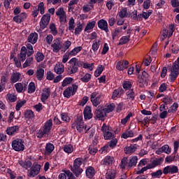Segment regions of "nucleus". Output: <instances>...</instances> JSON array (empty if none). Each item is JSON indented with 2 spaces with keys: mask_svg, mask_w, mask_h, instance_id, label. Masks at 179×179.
Listing matches in <instances>:
<instances>
[{
  "mask_svg": "<svg viewBox=\"0 0 179 179\" xmlns=\"http://www.w3.org/2000/svg\"><path fill=\"white\" fill-rule=\"evenodd\" d=\"M126 94L128 100H134L135 99V92H134V90H129Z\"/></svg>",
  "mask_w": 179,
  "mask_h": 179,
  "instance_id": "37998d69",
  "label": "nucleus"
},
{
  "mask_svg": "<svg viewBox=\"0 0 179 179\" xmlns=\"http://www.w3.org/2000/svg\"><path fill=\"white\" fill-rule=\"evenodd\" d=\"M52 127V120H48L44 126V130L45 131V132H50V131H51V128Z\"/></svg>",
  "mask_w": 179,
  "mask_h": 179,
  "instance_id": "473e14b6",
  "label": "nucleus"
},
{
  "mask_svg": "<svg viewBox=\"0 0 179 179\" xmlns=\"http://www.w3.org/2000/svg\"><path fill=\"white\" fill-rule=\"evenodd\" d=\"M82 166V158H77L74 160L73 167L71 168V171L78 177L80 174H82L83 169L80 168Z\"/></svg>",
  "mask_w": 179,
  "mask_h": 179,
  "instance_id": "423d86ee",
  "label": "nucleus"
},
{
  "mask_svg": "<svg viewBox=\"0 0 179 179\" xmlns=\"http://www.w3.org/2000/svg\"><path fill=\"white\" fill-rule=\"evenodd\" d=\"M19 164H20V166H22V167H23L24 169H26V170H27V169H30V167H31V162L30 161H19Z\"/></svg>",
  "mask_w": 179,
  "mask_h": 179,
  "instance_id": "cd10ccee",
  "label": "nucleus"
},
{
  "mask_svg": "<svg viewBox=\"0 0 179 179\" xmlns=\"http://www.w3.org/2000/svg\"><path fill=\"white\" fill-rule=\"evenodd\" d=\"M96 26V21H92L87 24V26L85 27L84 31H87V30H92V29H94Z\"/></svg>",
  "mask_w": 179,
  "mask_h": 179,
  "instance_id": "79ce46f5",
  "label": "nucleus"
},
{
  "mask_svg": "<svg viewBox=\"0 0 179 179\" xmlns=\"http://www.w3.org/2000/svg\"><path fill=\"white\" fill-rule=\"evenodd\" d=\"M85 173H86L87 177H88V178H92V177H93V176H94V169L92 166H89L86 169Z\"/></svg>",
  "mask_w": 179,
  "mask_h": 179,
  "instance_id": "2f4dec72",
  "label": "nucleus"
},
{
  "mask_svg": "<svg viewBox=\"0 0 179 179\" xmlns=\"http://www.w3.org/2000/svg\"><path fill=\"white\" fill-rule=\"evenodd\" d=\"M51 47L53 48V52H59V50L62 48V42L59 38H56L53 41Z\"/></svg>",
  "mask_w": 179,
  "mask_h": 179,
  "instance_id": "2eb2a0df",
  "label": "nucleus"
},
{
  "mask_svg": "<svg viewBox=\"0 0 179 179\" xmlns=\"http://www.w3.org/2000/svg\"><path fill=\"white\" fill-rule=\"evenodd\" d=\"M82 30H83V25H82L80 24L77 25V27L76 28L75 32H74L76 36L80 34V31H82Z\"/></svg>",
  "mask_w": 179,
  "mask_h": 179,
  "instance_id": "e2e57ef3",
  "label": "nucleus"
},
{
  "mask_svg": "<svg viewBox=\"0 0 179 179\" xmlns=\"http://www.w3.org/2000/svg\"><path fill=\"white\" fill-rule=\"evenodd\" d=\"M99 43L100 41H98V42L95 41V43L92 44V48L94 52H96L97 50H99V48L100 47V44H99Z\"/></svg>",
  "mask_w": 179,
  "mask_h": 179,
  "instance_id": "680f3d73",
  "label": "nucleus"
},
{
  "mask_svg": "<svg viewBox=\"0 0 179 179\" xmlns=\"http://www.w3.org/2000/svg\"><path fill=\"white\" fill-rule=\"evenodd\" d=\"M55 72L57 75H61L65 71V66L62 63H57L55 66Z\"/></svg>",
  "mask_w": 179,
  "mask_h": 179,
  "instance_id": "a211bd4d",
  "label": "nucleus"
},
{
  "mask_svg": "<svg viewBox=\"0 0 179 179\" xmlns=\"http://www.w3.org/2000/svg\"><path fill=\"white\" fill-rule=\"evenodd\" d=\"M177 173H178V167L174 165L167 166L163 169L164 174H176Z\"/></svg>",
  "mask_w": 179,
  "mask_h": 179,
  "instance_id": "4468645a",
  "label": "nucleus"
},
{
  "mask_svg": "<svg viewBox=\"0 0 179 179\" xmlns=\"http://www.w3.org/2000/svg\"><path fill=\"white\" fill-rule=\"evenodd\" d=\"M17 131H19V127L14 126L8 128L6 132L8 135H14V134H16V132H17Z\"/></svg>",
  "mask_w": 179,
  "mask_h": 179,
  "instance_id": "a878e982",
  "label": "nucleus"
},
{
  "mask_svg": "<svg viewBox=\"0 0 179 179\" xmlns=\"http://www.w3.org/2000/svg\"><path fill=\"white\" fill-rule=\"evenodd\" d=\"M8 79H9V73L6 72L5 74L3 75L1 78V84L2 86L5 85V83L8 82Z\"/></svg>",
  "mask_w": 179,
  "mask_h": 179,
  "instance_id": "c9c22d12",
  "label": "nucleus"
},
{
  "mask_svg": "<svg viewBox=\"0 0 179 179\" xmlns=\"http://www.w3.org/2000/svg\"><path fill=\"white\" fill-rule=\"evenodd\" d=\"M15 89L18 93H22L23 90H26V89H27V85L24 84L23 87L22 83H17L15 84Z\"/></svg>",
  "mask_w": 179,
  "mask_h": 179,
  "instance_id": "393cba45",
  "label": "nucleus"
},
{
  "mask_svg": "<svg viewBox=\"0 0 179 179\" xmlns=\"http://www.w3.org/2000/svg\"><path fill=\"white\" fill-rule=\"evenodd\" d=\"M12 147L16 152H21L24 150V145H23V141L22 139H16L13 141Z\"/></svg>",
  "mask_w": 179,
  "mask_h": 179,
  "instance_id": "9d476101",
  "label": "nucleus"
},
{
  "mask_svg": "<svg viewBox=\"0 0 179 179\" xmlns=\"http://www.w3.org/2000/svg\"><path fill=\"white\" fill-rule=\"evenodd\" d=\"M122 87L124 90H131L132 87V84L129 81H124L122 83Z\"/></svg>",
  "mask_w": 179,
  "mask_h": 179,
  "instance_id": "c03bdc74",
  "label": "nucleus"
},
{
  "mask_svg": "<svg viewBox=\"0 0 179 179\" xmlns=\"http://www.w3.org/2000/svg\"><path fill=\"white\" fill-rule=\"evenodd\" d=\"M73 81V78H66L63 82H62V86L63 87H65V86H67V85H69L70 83H72V82Z\"/></svg>",
  "mask_w": 179,
  "mask_h": 179,
  "instance_id": "09e8293b",
  "label": "nucleus"
},
{
  "mask_svg": "<svg viewBox=\"0 0 179 179\" xmlns=\"http://www.w3.org/2000/svg\"><path fill=\"white\" fill-rule=\"evenodd\" d=\"M74 29H75V20L73 19V17H71L69 22V30H70V31H72V30H74Z\"/></svg>",
  "mask_w": 179,
  "mask_h": 179,
  "instance_id": "3c124183",
  "label": "nucleus"
},
{
  "mask_svg": "<svg viewBox=\"0 0 179 179\" xmlns=\"http://www.w3.org/2000/svg\"><path fill=\"white\" fill-rule=\"evenodd\" d=\"M162 174H163V172L159 169L155 172L152 173L151 176L153 178H160V177H162Z\"/></svg>",
  "mask_w": 179,
  "mask_h": 179,
  "instance_id": "864d4df0",
  "label": "nucleus"
},
{
  "mask_svg": "<svg viewBox=\"0 0 179 179\" xmlns=\"http://www.w3.org/2000/svg\"><path fill=\"white\" fill-rule=\"evenodd\" d=\"M24 117L28 120H31V118H34V113L31 110H27L24 113Z\"/></svg>",
  "mask_w": 179,
  "mask_h": 179,
  "instance_id": "58836bf2",
  "label": "nucleus"
},
{
  "mask_svg": "<svg viewBox=\"0 0 179 179\" xmlns=\"http://www.w3.org/2000/svg\"><path fill=\"white\" fill-rule=\"evenodd\" d=\"M128 65H129V62L127 60H120L117 63L116 69L118 71H124V69H127L128 68Z\"/></svg>",
  "mask_w": 179,
  "mask_h": 179,
  "instance_id": "dca6fc26",
  "label": "nucleus"
},
{
  "mask_svg": "<svg viewBox=\"0 0 179 179\" xmlns=\"http://www.w3.org/2000/svg\"><path fill=\"white\" fill-rule=\"evenodd\" d=\"M38 39V34L37 33H31L28 36V41L31 44H36L37 40Z\"/></svg>",
  "mask_w": 179,
  "mask_h": 179,
  "instance_id": "4be33fe9",
  "label": "nucleus"
},
{
  "mask_svg": "<svg viewBox=\"0 0 179 179\" xmlns=\"http://www.w3.org/2000/svg\"><path fill=\"white\" fill-rule=\"evenodd\" d=\"M50 31H52V34H53V36H57L58 34V30H57V27H55V24H50Z\"/></svg>",
  "mask_w": 179,
  "mask_h": 179,
  "instance_id": "8fccbe9b",
  "label": "nucleus"
},
{
  "mask_svg": "<svg viewBox=\"0 0 179 179\" xmlns=\"http://www.w3.org/2000/svg\"><path fill=\"white\" fill-rule=\"evenodd\" d=\"M54 148V145L51 143H48L45 146V153L48 155H50V153H52Z\"/></svg>",
  "mask_w": 179,
  "mask_h": 179,
  "instance_id": "a19ab883",
  "label": "nucleus"
},
{
  "mask_svg": "<svg viewBox=\"0 0 179 179\" xmlns=\"http://www.w3.org/2000/svg\"><path fill=\"white\" fill-rule=\"evenodd\" d=\"M92 79V75L86 73L83 78H81L82 82L87 83Z\"/></svg>",
  "mask_w": 179,
  "mask_h": 179,
  "instance_id": "0e129e2a",
  "label": "nucleus"
},
{
  "mask_svg": "<svg viewBox=\"0 0 179 179\" xmlns=\"http://www.w3.org/2000/svg\"><path fill=\"white\" fill-rule=\"evenodd\" d=\"M34 54V50H33V45L31 44H27V48L25 46L22 47L20 54L18 55V59L24 62L26 60V55L27 57H31Z\"/></svg>",
  "mask_w": 179,
  "mask_h": 179,
  "instance_id": "7ed1b4c3",
  "label": "nucleus"
},
{
  "mask_svg": "<svg viewBox=\"0 0 179 179\" xmlns=\"http://www.w3.org/2000/svg\"><path fill=\"white\" fill-rule=\"evenodd\" d=\"M103 136L106 140L111 139V138H113V133L106 131L104 133Z\"/></svg>",
  "mask_w": 179,
  "mask_h": 179,
  "instance_id": "774afa93",
  "label": "nucleus"
},
{
  "mask_svg": "<svg viewBox=\"0 0 179 179\" xmlns=\"http://www.w3.org/2000/svg\"><path fill=\"white\" fill-rule=\"evenodd\" d=\"M83 114L85 120H90V118H92L93 113H92V108L86 106L84 109Z\"/></svg>",
  "mask_w": 179,
  "mask_h": 179,
  "instance_id": "6ab92c4d",
  "label": "nucleus"
},
{
  "mask_svg": "<svg viewBox=\"0 0 179 179\" xmlns=\"http://www.w3.org/2000/svg\"><path fill=\"white\" fill-rule=\"evenodd\" d=\"M33 61H34L33 57L27 58L25 62L22 65L23 68H27V66H31V65H33Z\"/></svg>",
  "mask_w": 179,
  "mask_h": 179,
  "instance_id": "4c0bfd02",
  "label": "nucleus"
},
{
  "mask_svg": "<svg viewBox=\"0 0 179 179\" xmlns=\"http://www.w3.org/2000/svg\"><path fill=\"white\" fill-rule=\"evenodd\" d=\"M122 138L127 139V138H134V131L128 129L122 134Z\"/></svg>",
  "mask_w": 179,
  "mask_h": 179,
  "instance_id": "7c9ffc66",
  "label": "nucleus"
},
{
  "mask_svg": "<svg viewBox=\"0 0 179 179\" xmlns=\"http://www.w3.org/2000/svg\"><path fill=\"white\" fill-rule=\"evenodd\" d=\"M20 79V73H13L10 77L11 83H16Z\"/></svg>",
  "mask_w": 179,
  "mask_h": 179,
  "instance_id": "c756f323",
  "label": "nucleus"
},
{
  "mask_svg": "<svg viewBox=\"0 0 179 179\" xmlns=\"http://www.w3.org/2000/svg\"><path fill=\"white\" fill-rule=\"evenodd\" d=\"M56 15L59 19L60 23H65L66 22V12L64 10V8H59L56 11Z\"/></svg>",
  "mask_w": 179,
  "mask_h": 179,
  "instance_id": "ddd939ff",
  "label": "nucleus"
},
{
  "mask_svg": "<svg viewBox=\"0 0 179 179\" xmlns=\"http://www.w3.org/2000/svg\"><path fill=\"white\" fill-rule=\"evenodd\" d=\"M112 111H114V106L113 105H108L105 107L99 106L95 110L94 118H97L100 121H104V118L107 117V114L108 113H111Z\"/></svg>",
  "mask_w": 179,
  "mask_h": 179,
  "instance_id": "f257e3e1",
  "label": "nucleus"
},
{
  "mask_svg": "<svg viewBox=\"0 0 179 179\" xmlns=\"http://www.w3.org/2000/svg\"><path fill=\"white\" fill-rule=\"evenodd\" d=\"M51 20V15L50 14L43 15L40 22V27L41 30H44L48 26L50 20Z\"/></svg>",
  "mask_w": 179,
  "mask_h": 179,
  "instance_id": "f8f14e48",
  "label": "nucleus"
},
{
  "mask_svg": "<svg viewBox=\"0 0 179 179\" xmlns=\"http://www.w3.org/2000/svg\"><path fill=\"white\" fill-rule=\"evenodd\" d=\"M43 92L44 93L42 94L41 100L42 103H45V100H48L50 97V93H51V92L50 91V88H45Z\"/></svg>",
  "mask_w": 179,
  "mask_h": 179,
  "instance_id": "5701e85b",
  "label": "nucleus"
},
{
  "mask_svg": "<svg viewBox=\"0 0 179 179\" xmlns=\"http://www.w3.org/2000/svg\"><path fill=\"white\" fill-rule=\"evenodd\" d=\"M41 166L37 163H34L33 166L27 171L28 177H36L40 173Z\"/></svg>",
  "mask_w": 179,
  "mask_h": 179,
  "instance_id": "6e6552de",
  "label": "nucleus"
},
{
  "mask_svg": "<svg viewBox=\"0 0 179 179\" xmlns=\"http://www.w3.org/2000/svg\"><path fill=\"white\" fill-rule=\"evenodd\" d=\"M162 103H164L165 106H168L173 103V99L170 96H165L162 99Z\"/></svg>",
  "mask_w": 179,
  "mask_h": 179,
  "instance_id": "ea45409f",
  "label": "nucleus"
},
{
  "mask_svg": "<svg viewBox=\"0 0 179 179\" xmlns=\"http://www.w3.org/2000/svg\"><path fill=\"white\" fill-rule=\"evenodd\" d=\"M122 30V27L120 28H116L115 29V31L113 33L112 36H113V40L115 39V37H117V36H119L120 34L121 33Z\"/></svg>",
  "mask_w": 179,
  "mask_h": 179,
  "instance_id": "4d7b16f0",
  "label": "nucleus"
},
{
  "mask_svg": "<svg viewBox=\"0 0 179 179\" xmlns=\"http://www.w3.org/2000/svg\"><path fill=\"white\" fill-rule=\"evenodd\" d=\"M136 163H138V159L136 157H124L121 160V163L120 164V169H131L133 166H136Z\"/></svg>",
  "mask_w": 179,
  "mask_h": 179,
  "instance_id": "39448f33",
  "label": "nucleus"
},
{
  "mask_svg": "<svg viewBox=\"0 0 179 179\" xmlns=\"http://www.w3.org/2000/svg\"><path fill=\"white\" fill-rule=\"evenodd\" d=\"M174 155L173 157H179V155L177 152H178V146H179V141H175L174 143Z\"/></svg>",
  "mask_w": 179,
  "mask_h": 179,
  "instance_id": "de8ad7c7",
  "label": "nucleus"
},
{
  "mask_svg": "<svg viewBox=\"0 0 179 179\" xmlns=\"http://www.w3.org/2000/svg\"><path fill=\"white\" fill-rule=\"evenodd\" d=\"M34 92H36V85L31 82L28 87V93H34Z\"/></svg>",
  "mask_w": 179,
  "mask_h": 179,
  "instance_id": "6e6d98bb",
  "label": "nucleus"
},
{
  "mask_svg": "<svg viewBox=\"0 0 179 179\" xmlns=\"http://www.w3.org/2000/svg\"><path fill=\"white\" fill-rule=\"evenodd\" d=\"M35 58L37 62H41L44 59V55L41 52H38L36 54Z\"/></svg>",
  "mask_w": 179,
  "mask_h": 179,
  "instance_id": "49530a36",
  "label": "nucleus"
},
{
  "mask_svg": "<svg viewBox=\"0 0 179 179\" xmlns=\"http://www.w3.org/2000/svg\"><path fill=\"white\" fill-rule=\"evenodd\" d=\"M113 161H114L113 157H106L103 159V164H105V166H107L108 164H113Z\"/></svg>",
  "mask_w": 179,
  "mask_h": 179,
  "instance_id": "13d9d810",
  "label": "nucleus"
},
{
  "mask_svg": "<svg viewBox=\"0 0 179 179\" xmlns=\"http://www.w3.org/2000/svg\"><path fill=\"white\" fill-rule=\"evenodd\" d=\"M90 100L93 106L97 107L101 103V95H99V92H94L90 95Z\"/></svg>",
  "mask_w": 179,
  "mask_h": 179,
  "instance_id": "9b49d317",
  "label": "nucleus"
},
{
  "mask_svg": "<svg viewBox=\"0 0 179 179\" xmlns=\"http://www.w3.org/2000/svg\"><path fill=\"white\" fill-rule=\"evenodd\" d=\"M138 145L136 144H131L129 147H127L124 148V153L126 155H131L134 153L135 150H136Z\"/></svg>",
  "mask_w": 179,
  "mask_h": 179,
  "instance_id": "b1692460",
  "label": "nucleus"
},
{
  "mask_svg": "<svg viewBox=\"0 0 179 179\" xmlns=\"http://www.w3.org/2000/svg\"><path fill=\"white\" fill-rule=\"evenodd\" d=\"M124 93V90L122 87H119L117 90H115L113 95H112V99H115L117 96H122V94Z\"/></svg>",
  "mask_w": 179,
  "mask_h": 179,
  "instance_id": "bb28decb",
  "label": "nucleus"
},
{
  "mask_svg": "<svg viewBox=\"0 0 179 179\" xmlns=\"http://www.w3.org/2000/svg\"><path fill=\"white\" fill-rule=\"evenodd\" d=\"M116 174H117V172L115 171V170L109 171L106 173V178L114 179L115 178Z\"/></svg>",
  "mask_w": 179,
  "mask_h": 179,
  "instance_id": "72a5a7b5",
  "label": "nucleus"
},
{
  "mask_svg": "<svg viewBox=\"0 0 179 179\" xmlns=\"http://www.w3.org/2000/svg\"><path fill=\"white\" fill-rule=\"evenodd\" d=\"M36 76L38 80H43L44 78V70L43 69H38L36 70Z\"/></svg>",
  "mask_w": 179,
  "mask_h": 179,
  "instance_id": "c85d7f7f",
  "label": "nucleus"
},
{
  "mask_svg": "<svg viewBox=\"0 0 179 179\" xmlns=\"http://www.w3.org/2000/svg\"><path fill=\"white\" fill-rule=\"evenodd\" d=\"M71 41H66L64 44L63 46L62 47V51L63 52H65V51H66V50H68L69 48V47H71Z\"/></svg>",
  "mask_w": 179,
  "mask_h": 179,
  "instance_id": "603ef678",
  "label": "nucleus"
},
{
  "mask_svg": "<svg viewBox=\"0 0 179 179\" xmlns=\"http://www.w3.org/2000/svg\"><path fill=\"white\" fill-rule=\"evenodd\" d=\"M163 158H156L152 161L151 164H149L148 169H155V167H157V166H160L162 163H163Z\"/></svg>",
  "mask_w": 179,
  "mask_h": 179,
  "instance_id": "412c9836",
  "label": "nucleus"
},
{
  "mask_svg": "<svg viewBox=\"0 0 179 179\" xmlns=\"http://www.w3.org/2000/svg\"><path fill=\"white\" fill-rule=\"evenodd\" d=\"M26 17H27V14H26V13H22L19 15L15 16L13 21L15 22V23H22V22L24 21Z\"/></svg>",
  "mask_w": 179,
  "mask_h": 179,
  "instance_id": "aec40b11",
  "label": "nucleus"
},
{
  "mask_svg": "<svg viewBox=\"0 0 179 179\" xmlns=\"http://www.w3.org/2000/svg\"><path fill=\"white\" fill-rule=\"evenodd\" d=\"M24 104H26V100L17 101V105L15 106L16 110L19 111V110H20V108H22V107H23V106H24Z\"/></svg>",
  "mask_w": 179,
  "mask_h": 179,
  "instance_id": "5fc2aeb1",
  "label": "nucleus"
},
{
  "mask_svg": "<svg viewBox=\"0 0 179 179\" xmlns=\"http://www.w3.org/2000/svg\"><path fill=\"white\" fill-rule=\"evenodd\" d=\"M78 90V85L76 84H73L71 87H67L64 91V97H66L67 99H69L71 96H73L75 93H76Z\"/></svg>",
  "mask_w": 179,
  "mask_h": 179,
  "instance_id": "1a4fd4ad",
  "label": "nucleus"
},
{
  "mask_svg": "<svg viewBox=\"0 0 179 179\" xmlns=\"http://www.w3.org/2000/svg\"><path fill=\"white\" fill-rule=\"evenodd\" d=\"M161 150L162 151V153H166L167 155H170L171 153V149L169 146V145H165L161 148Z\"/></svg>",
  "mask_w": 179,
  "mask_h": 179,
  "instance_id": "a18cd8bd",
  "label": "nucleus"
},
{
  "mask_svg": "<svg viewBox=\"0 0 179 179\" xmlns=\"http://www.w3.org/2000/svg\"><path fill=\"white\" fill-rule=\"evenodd\" d=\"M98 27L101 29V30H103L106 33H108V23L105 20H100L98 22Z\"/></svg>",
  "mask_w": 179,
  "mask_h": 179,
  "instance_id": "f3484780",
  "label": "nucleus"
},
{
  "mask_svg": "<svg viewBox=\"0 0 179 179\" xmlns=\"http://www.w3.org/2000/svg\"><path fill=\"white\" fill-rule=\"evenodd\" d=\"M69 63L70 64V66H69L67 72L68 75H73V73H76L78 72L79 68L83 66V63L76 57H73L69 60Z\"/></svg>",
  "mask_w": 179,
  "mask_h": 179,
  "instance_id": "f03ea898",
  "label": "nucleus"
},
{
  "mask_svg": "<svg viewBox=\"0 0 179 179\" xmlns=\"http://www.w3.org/2000/svg\"><path fill=\"white\" fill-rule=\"evenodd\" d=\"M82 49H83L82 46H78L73 49L71 51L69 52V55H71V56L76 55V54L82 51Z\"/></svg>",
  "mask_w": 179,
  "mask_h": 179,
  "instance_id": "e433bc0d",
  "label": "nucleus"
},
{
  "mask_svg": "<svg viewBox=\"0 0 179 179\" xmlns=\"http://www.w3.org/2000/svg\"><path fill=\"white\" fill-rule=\"evenodd\" d=\"M41 12V15H44V3L41 2L38 6V12Z\"/></svg>",
  "mask_w": 179,
  "mask_h": 179,
  "instance_id": "69168bd1",
  "label": "nucleus"
},
{
  "mask_svg": "<svg viewBox=\"0 0 179 179\" xmlns=\"http://www.w3.org/2000/svg\"><path fill=\"white\" fill-rule=\"evenodd\" d=\"M64 150L66 153H72L73 152V147L71 145H65Z\"/></svg>",
  "mask_w": 179,
  "mask_h": 179,
  "instance_id": "052dcab7",
  "label": "nucleus"
},
{
  "mask_svg": "<svg viewBox=\"0 0 179 179\" xmlns=\"http://www.w3.org/2000/svg\"><path fill=\"white\" fill-rule=\"evenodd\" d=\"M73 129H76L78 131V132H83V130H85V133L90 129V128H88L86 129V127L85 126V122H83V117L82 115H77L76 120L71 125Z\"/></svg>",
  "mask_w": 179,
  "mask_h": 179,
  "instance_id": "20e7f679",
  "label": "nucleus"
},
{
  "mask_svg": "<svg viewBox=\"0 0 179 179\" xmlns=\"http://www.w3.org/2000/svg\"><path fill=\"white\" fill-rule=\"evenodd\" d=\"M130 38H131V36L129 35L122 37L120 40L118 45H123V44H127V43H129Z\"/></svg>",
  "mask_w": 179,
  "mask_h": 179,
  "instance_id": "f704fd0d",
  "label": "nucleus"
},
{
  "mask_svg": "<svg viewBox=\"0 0 179 179\" xmlns=\"http://www.w3.org/2000/svg\"><path fill=\"white\" fill-rule=\"evenodd\" d=\"M178 108V103H174L170 108L169 110H168V113H176L177 111V109Z\"/></svg>",
  "mask_w": 179,
  "mask_h": 179,
  "instance_id": "bf43d9fd",
  "label": "nucleus"
},
{
  "mask_svg": "<svg viewBox=\"0 0 179 179\" xmlns=\"http://www.w3.org/2000/svg\"><path fill=\"white\" fill-rule=\"evenodd\" d=\"M119 16L121 19H124L127 16V8H124L120 10L119 13Z\"/></svg>",
  "mask_w": 179,
  "mask_h": 179,
  "instance_id": "338daca9",
  "label": "nucleus"
},
{
  "mask_svg": "<svg viewBox=\"0 0 179 179\" xmlns=\"http://www.w3.org/2000/svg\"><path fill=\"white\" fill-rule=\"evenodd\" d=\"M179 73V57L177 59V62H175L172 67L171 68V81L174 82L177 79Z\"/></svg>",
  "mask_w": 179,
  "mask_h": 179,
  "instance_id": "0eeeda50",
  "label": "nucleus"
}]
</instances>
